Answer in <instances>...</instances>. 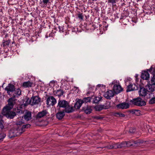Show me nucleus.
<instances>
[{
  "label": "nucleus",
  "instance_id": "obj_40",
  "mask_svg": "<svg viewBox=\"0 0 155 155\" xmlns=\"http://www.w3.org/2000/svg\"><path fill=\"white\" fill-rule=\"evenodd\" d=\"M117 0H108V3H111L112 5L116 3Z\"/></svg>",
  "mask_w": 155,
  "mask_h": 155
},
{
  "label": "nucleus",
  "instance_id": "obj_2",
  "mask_svg": "<svg viewBox=\"0 0 155 155\" xmlns=\"http://www.w3.org/2000/svg\"><path fill=\"white\" fill-rule=\"evenodd\" d=\"M58 105L60 107L64 108L65 112L67 113H71L73 111V107L70 106L67 101L64 100L59 101Z\"/></svg>",
  "mask_w": 155,
  "mask_h": 155
},
{
  "label": "nucleus",
  "instance_id": "obj_24",
  "mask_svg": "<svg viewBox=\"0 0 155 155\" xmlns=\"http://www.w3.org/2000/svg\"><path fill=\"white\" fill-rule=\"evenodd\" d=\"M15 97H17L21 94V91L19 89H17L15 90Z\"/></svg>",
  "mask_w": 155,
  "mask_h": 155
},
{
  "label": "nucleus",
  "instance_id": "obj_31",
  "mask_svg": "<svg viewBox=\"0 0 155 155\" xmlns=\"http://www.w3.org/2000/svg\"><path fill=\"white\" fill-rule=\"evenodd\" d=\"M49 0H43L42 2H41L40 3V4H42V3H43V5H42V6L43 7H44L45 6H46L47 3L49 2Z\"/></svg>",
  "mask_w": 155,
  "mask_h": 155
},
{
  "label": "nucleus",
  "instance_id": "obj_5",
  "mask_svg": "<svg viewBox=\"0 0 155 155\" xmlns=\"http://www.w3.org/2000/svg\"><path fill=\"white\" fill-rule=\"evenodd\" d=\"M31 105L32 106L38 104L41 101V99L38 96H33L31 98Z\"/></svg>",
  "mask_w": 155,
  "mask_h": 155
},
{
  "label": "nucleus",
  "instance_id": "obj_27",
  "mask_svg": "<svg viewBox=\"0 0 155 155\" xmlns=\"http://www.w3.org/2000/svg\"><path fill=\"white\" fill-rule=\"evenodd\" d=\"M2 116L0 114V128L1 129V130H2L4 127L3 124V121L2 120Z\"/></svg>",
  "mask_w": 155,
  "mask_h": 155
},
{
  "label": "nucleus",
  "instance_id": "obj_23",
  "mask_svg": "<svg viewBox=\"0 0 155 155\" xmlns=\"http://www.w3.org/2000/svg\"><path fill=\"white\" fill-rule=\"evenodd\" d=\"M155 85L152 84H150L148 85V88L149 92H152L154 90Z\"/></svg>",
  "mask_w": 155,
  "mask_h": 155
},
{
  "label": "nucleus",
  "instance_id": "obj_34",
  "mask_svg": "<svg viewBox=\"0 0 155 155\" xmlns=\"http://www.w3.org/2000/svg\"><path fill=\"white\" fill-rule=\"evenodd\" d=\"M133 112L137 116H139L140 115V111L138 110H133Z\"/></svg>",
  "mask_w": 155,
  "mask_h": 155
},
{
  "label": "nucleus",
  "instance_id": "obj_18",
  "mask_svg": "<svg viewBox=\"0 0 155 155\" xmlns=\"http://www.w3.org/2000/svg\"><path fill=\"white\" fill-rule=\"evenodd\" d=\"M147 93V90L144 88H141L139 91L140 96H145Z\"/></svg>",
  "mask_w": 155,
  "mask_h": 155
},
{
  "label": "nucleus",
  "instance_id": "obj_52",
  "mask_svg": "<svg viewBox=\"0 0 155 155\" xmlns=\"http://www.w3.org/2000/svg\"><path fill=\"white\" fill-rule=\"evenodd\" d=\"M46 38H48V37H47L46 36Z\"/></svg>",
  "mask_w": 155,
  "mask_h": 155
},
{
  "label": "nucleus",
  "instance_id": "obj_42",
  "mask_svg": "<svg viewBox=\"0 0 155 155\" xmlns=\"http://www.w3.org/2000/svg\"><path fill=\"white\" fill-rule=\"evenodd\" d=\"M30 125L29 124H27L25 125H23L22 127V128H28L29 127Z\"/></svg>",
  "mask_w": 155,
  "mask_h": 155
},
{
  "label": "nucleus",
  "instance_id": "obj_33",
  "mask_svg": "<svg viewBox=\"0 0 155 155\" xmlns=\"http://www.w3.org/2000/svg\"><path fill=\"white\" fill-rule=\"evenodd\" d=\"M91 98L90 97H85L83 99V100H82L83 103L84 102H89L91 101Z\"/></svg>",
  "mask_w": 155,
  "mask_h": 155
},
{
  "label": "nucleus",
  "instance_id": "obj_12",
  "mask_svg": "<svg viewBox=\"0 0 155 155\" xmlns=\"http://www.w3.org/2000/svg\"><path fill=\"white\" fill-rule=\"evenodd\" d=\"M92 107L91 106H86L83 107L82 110L86 114H89L92 111Z\"/></svg>",
  "mask_w": 155,
  "mask_h": 155
},
{
  "label": "nucleus",
  "instance_id": "obj_46",
  "mask_svg": "<svg viewBox=\"0 0 155 155\" xmlns=\"http://www.w3.org/2000/svg\"><path fill=\"white\" fill-rule=\"evenodd\" d=\"M152 67H151L150 68V69L149 70V71L150 72H151L152 71Z\"/></svg>",
  "mask_w": 155,
  "mask_h": 155
},
{
  "label": "nucleus",
  "instance_id": "obj_50",
  "mask_svg": "<svg viewBox=\"0 0 155 155\" xmlns=\"http://www.w3.org/2000/svg\"><path fill=\"white\" fill-rule=\"evenodd\" d=\"M92 0L93 1H96V0Z\"/></svg>",
  "mask_w": 155,
  "mask_h": 155
},
{
  "label": "nucleus",
  "instance_id": "obj_7",
  "mask_svg": "<svg viewBox=\"0 0 155 155\" xmlns=\"http://www.w3.org/2000/svg\"><path fill=\"white\" fill-rule=\"evenodd\" d=\"M20 132H18L17 130H12L9 132L8 137L10 138H12L15 136H18L20 135Z\"/></svg>",
  "mask_w": 155,
  "mask_h": 155
},
{
  "label": "nucleus",
  "instance_id": "obj_30",
  "mask_svg": "<svg viewBox=\"0 0 155 155\" xmlns=\"http://www.w3.org/2000/svg\"><path fill=\"white\" fill-rule=\"evenodd\" d=\"M24 120L21 117L20 118V119H18V120L17 121L16 124L17 125H21L24 123Z\"/></svg>",
  "mask_w": 155,
  "mask_h": 155
},
{
  "label": "nucleus",
  "instance_id": "obj_4",
  "mask_svg": "<svg viewBox=\"0 0 155 155\" xmlns=\"http://www.w3.org/2000/svg\"><path fill=\"white\" fill-rule=\"evenodd\" d=\"M130 102H132L133 104L137 106H142L146 104L145 101L142 100L140 98L134 99L131 100Z\"/></svg>",
  "mask_w": 155,
  "mask_h": 155
},
{
  "label": "nucleus",
  "instance_id": "obj_10",
  "mask_svg": "<svg viewBox=\"0 0 155 155\" xmlns=\"http://www.w3.org/2000/svg\"><path fill=\"white\" fill-rule=\"evenodd\" d=\"M122 88L119 84H115L113 87V90L114 93L116 94H118L122 91Z\"/></svg>",
  "mask_w": 155,
  "mask_h": 155
},
{
  "label": "nucleus",
  "instance_id": "obj_6",
  "mask_svg": "<svg viewBox=\"0 0 155 155\" xmlns=\"http://www.w3.org/2000/svg\"><path fill=\"white\" fill-rule=\"evenodd\" d=\"M47 104L49 105H53L56 103V100L53 96L48 97L47 99Z\"/></svg>",
  "mask_w": 155,
  "mask_h": 155
},
{
  "label": "nucleus",
  "instance_id": "obj_19",
  "mask_svg": "<svg viewBox=\"0 0 155 155\" xmlns=\"http://www.w3.org/2000/svg\"><path fill=\"white\" fill-rule=\"evenodd\" d=\"M12 98H11L8 100V105L4 108H6L7 109H11L13 107V103Z\"/></svg>",
  "mask_w": 155,
  "mask_h": 155
},
{
  "label": "nucleus",
  "instance_id": "obj_20",
  "mask_svg": "<svg viewBox=\"0 0 155 155\" xmlns=\"http://www.w3.org/2000/svg\"><path fill=\"white\" fill-rule=\"evenodd\" d=\"M83 103V101L82 100H79L76 103L74 107L76 108L79 109Z\"/></svg>",
  "mask_w": 155,
  "mask_h": 155
},
{
  "label": "nucleus",
  "instance_id": "obj_25",
  "mask_svg": "<svg viewBox=\"0 0 155 155\" xmlns=\"http://www.w3.org/2000/svg\"><path fill=\"white\" fill-rule=\"evenodd\" d=\"M25 102L24 103V105L25 106L28 105L30 104L31 105V98L29 99L28 97H26L25 99Z\"/></svg>",
  "mask_w": 155,
  "mask_h": 155
},
{
  "label": "nucleus",
  "instance_id": "obj_28",
  "mask_svg": "<svg viewBox=\"0 0 155 155\" xmlns=\"http://www.w3.org/2000/svg\"><path fill=\"white\" fill-rule=\"evenodd\" d=\"M114 115L115 116L118 117H124L125 116V114H123L120 112H117L115 113L114 114Z\"/></svg>",
  "mask_w": 155,
  "mask_h": 155
},
{
  "label": "nucleus",
  "instance_id": "obj_48",
  "mask_svg": "<svg viewBox=\"0 0 155 155\" xmlns=\"http://www.w3.org/2000/svg\"><path fill=\"white\" fill-rule=\"evenodd\" d=\"M54 83V81H51V82H50L51 83Z\"/></svg>",
  "mask_w": 155,
  "mask_h": 155
},
{
  "label": "nucleus",
  "instance_id": "obj_49",
  "mask_svg": "<svg viewBox=\"0 0 155 155\" xmlns=\"http://www.w3.org/2000/svg\"><path fill=\"white\" fill-rule=\"evenodd\" d=\"M74 88L76 89H78V88L77 87H74Z\"/></svg>",
  "mask_w": 155,
  "mask_h": 155
},
{
  "label": "nucleus",
  "instance_id": "obj_44",
  "mask_svg": "<svg viewBox=\"0 0 155 155\" xmlns=\"http://www.w3.org/2000/svg\"><path fill=\"white\" fill-rule=\"evenodd\" d=\"M133 129V130H132L131 129H130L129 130L130 132L131 133H133L135 131V129Z\"/></svg>",
  "mask_w": 155,
  "mask_h": 155
},
{
  "label": "nucleus",
  "instance_id": "obj_35",
  "mask_svg": "<svg viewBox=\"0 0 155 155\" xmlns=\"http://www.w3.org/2000/svg\"><path fill=\"white\" fill-rule=\"evenodd\" d=\"M56 93L57 94V95L60 97L63 95V93L61 90H57Z\"/></svg>",
  "mask_w": 155,
  "mask_h": 155
},
{
  "label": "nucleus",
  "instance_id": "obj_3",
  "mask_svg": "<svg viewBox=\"0 0 155 155\" xmlns=\"http://www.w3.org/2000/svg\"><path fill=\"white\" fill-rule=\"evenodd\" d=\"M11 109H7L6 108H4L3 110L2 114L8 118L12 119L15 116L16 114L14 112L10 111Z\"/></svg>",
  "mask_w": 155,
  "mask_h": 155
},
{
  "label": "nucleus",
  "instance_id": "obj_14",
  "mask_svg": "<svg viewBox=\"0 0 155 155\" xmlns=\"http://www.w3.org/2000/svg\"><path fill=\"white\" fill-rule=\"evenodd\" d=\"M149 74L147 71H143L141 74V78L143 79L148 80L149 78Z\"/></svg>",
  "mask_w": 155,
  "mask_h": 155
},
{
  "label": "nucleus",
  "instance_id": "obj_9",
  "mask_svg": "<svg viewBox=\"0 0 155 155\" xmlns=\"http://www.w3.org/2000/svg\"><path fill=\"white\" fill-rule=\"evenodd\" d=\"M114 95V92L112 90H109L104 94V97L107 99H109L113 97Z\"/></svg>",
  "mask_w": 155,
  "mask_h": 155
},
{
  "label": "nucleus",
  "instance_id": "obj_8",
  "mask_svg": "<svg viewBox=\"0 0 155 155\" xmlns=\"http://www.w3.org/2000/svg\"><path fill=\"white\" fill-rule=\"evenodd\" d=\"M129 104L125 102L120 103L117 105V107L119 109H125L129 107Z\"/></svg>",
  "mask_w": 155,
  "mask_h": 155
},
{
  "label": "nucleus",
  "instance_id": "obj_32",
  "mask_svg": "<svg viewBox=\"0 0 155 155\" xmlns=\"http://www.w3.org/2000/svg\"><path fill=\"white\" fill-rule=\"evenodd\" d=\"M95 109L97 111H100L103 109H104L102 105H99L95 107Z\"/></svg>",
  "mask_w": 155,
  "mask_h": 155
},
{
  "label": "nucleus",
  "instance_id": "obj_47",
  "mask_svg": "<svg viewBox=\"0 0 155 155\" xmlns=\"http://www.w3.org/2000/svg\"><path fill=\"white\" fill-rule=\"evenodd\" d=\"M115 81H113L112 83V84H115Z\"/></svg>",
  "mask_w": 155,
  "mask_h": 155
},
{
  "label": "nucleus",
  "instance_id": "obj_11",
  "mask_svg": "<svg viewBox=\"0 0 155 155\" xmlns=\"http://www.w3.org/2000/svg\"><path fill=\"white\" fill-rule=\"evenodd\" d=\"M15 89L14 86L10 84H9L5 88V90L7 91V93L9 95L10 94V92L14 91Z\"/></svg>",
  "mask_w": 155,
  "mask_h": 155
},
{
  "label": "nucleus",
  "instance_id": "obj_17",
  "mask_svg": "<svg viewBox=\"0 0 155 155\" xmlns=\"http://www.w3.org/2000/svg\"><path fill=\"white\" fill-rule=\"evenodd\" d=\"M48 113L47 111L45 110H43L38 113L37 116L38 118H41L45 116Z\"/></svg>",
  "mask_w": 155,
  "mask_h": 155
},
{
  "label": "nucleus",
  "instance_id": "obj_45",
  "mask_svg": "<svg viewBox=\"0 0 155 155\" xmlns=\"http://www.w3.org/2000/svg\"><path fill=\"white\" fill-rule=\"evenodd\" d=\"M149 96H150L151 97H152V96H153V94L152 93H151L149 94ZM147 97L149 98H150V96L148 97V96L147 95Z\"/></svg>",
  "mask_w": 155,
  "mask_h": 155
},
{
  "label": "nucleus",
  "instance_id": "obj_13",
  "mask_svg": "<svg viewBox=\"0 0 155 155\" xmlns=\"http://www.w3.org/2000/svg\"><path fill=\"white\" fill-rule=\"evenodd\" d=\"M137 87L135 84H130L128 86L127 90V92H129L137 89Z\"/></svg>",
  "mask_w": 155,
  "mask_h": 155
},
{
  "label": "nucleus",
  "instance_id": "obj_37",
  "mask_svg": "<svg viewBox=\"0 0 155 155\" xmlns=\"http://www.w3.org/2000/svg\"><path fill=\"white\" fill-rule=\"evenodd\" d=\"M150 83L155 85V75H154L150 81Z\"/></svg>",
  "mask_w": 155,
  "mask_h": 155
},
{
  "label": "nucleus",
  "instance_id": "obj_29",
  "mask_svg": "<svg viewBox=\"0 0 155 155\" xmlns=\"http://www.w3.org/2000/svg\"><path fill=\"white\" fill-rule=\"evenodd\" d=\"M101 97H95L94 100L93 102L95 103H97L101 100Z\"/></svg>",
  "mask_w": 155,
  "mask_h": 155
},
{
  "label": "nucleus",
  "instance_id": "obj_38",
  "mask_svg": "<svg viewBox=\"0 0 155 155\" xmlns=\"http://www.w3.org/2000/svg\"><path fill=\"white\" fill-rule=\"evenodd\" d=\"M10 42V40H8L6 41H5L4 42H3V46H6L9 45V43Z\"/></svg>",
  "mask_w": 155,
  "mask_h": 155
},
{
  "label": "nucleus",
  "instance_id": "obj_41",
  "mask_svg": "<svg viewBox=\"0 0 155 155\" xmlns=\"http://www.w3.org/2000/svg\"><path fill=\"white\" fill-rule=\"evenodd\" d=\"M78 17L79 19L82 20L83 19V16L82 14H78Z\"/></svg>",
  "mask_w": 155,
  "mask_h": 155
},
{
  "label": "nucleus",
  "instance_id": "obj_1",
  "mask_svg": "<svg viewBox=\"0 0 155 155\" xmlns=\"http://www.w3.org/2000/svg\"><path fill=\"white\" fill-rule=\"evenodd\" d=\"M143 142V141L140 140H137L136 141L131 140L127 142H124L120 143H119V146L120 148L131 146L137 147L140 146Z\"/></svg>",
  "mask_w": 155,
  "mask_h": 155
},
{
  "label": "nucleus",
  "instance_id": "obj_39",
  "mask_svg": "<svg viewBox=\"0 0 155 155\" xmlns=\"http://www.w3.org/2000/svg\"><path fill=\"white\" fill-rule=\"evenodd\" d=\"M15 113H16L17 114H20L21 113H22V111L20 109H18V108H17V109H15Z\"/></svg>",
  "mask_w": 155,
  "mask_h": 155
},
{
  "label": "nucleus",
  "instance_id": "obj_51",
  "mask_svg": "<svg viewBox=\"0 0 155 155\" xmlns=\"http://www.w3.org/2000/svg\"><path fill=\"white\" fill-rule=\"evenodd\" d=\"M58 28H59V29H60V27H58Z\"/></svg>",
  "mask_w": 155,
  "mask_h": 155
},
{
  "label": "nucleus",
  "instance_id": "obj_15",
  "mask_svg": "<svg viewBox=\"0 0 155 155\" xmlns=\"http://www.w3.org/2000/svg\"><path fill=\"white\" fill-rule=\"evenodd\" d=\"M108 149H117L120 148L119 143H114L112 145H110L105 147Z\"/></svg>",
  "mask_w": 155,
  "mask_h": 155
},
{
  "label": "nucleus",
  "instance_id": "obj_43",
  "mask_svg": "<svg viewBox=\"0 0 155 155\" xmlns=\"http://www.w3.org/2000/svg\"><path fill=\"white\" fill-rule=\"evenodd\" d=\"M104 86L103 84H99L97 86V87H104Z\"/></svg>",
  "mask_w": 155,
  "mask_h": 155
},
{
  "label": "nucleus",
  "instance_id": "obj_22",
  "mask_svg": "<svg viewBox=\"0 0 155 155\" xmlns=\"http://www.w3.org/2000/svg\"><path fill=\"white\" fill-rule=\"evenodd\" d=\"M33 84V83L32 82L30 81H27L24 82L23 84L22 85L24 87L27 88L31 87Z\"/></svg>",
  "mask_w": 155,
  "mask_h": 155
},
{
  "label": "nucleus",
  "instance_id": "obj_26",
  "mask_svg": "<svg viewBox=\"0 0 155 155\" xmlns=\"http://www.w3.org/2000/svg\"><path fill=\"white\" fill-rule=\"evenodd\" d=\"M102 106L104 109H107L110 107V103L109 101L107 102L105 104L102 105Z\"/></svg>",
  "mask_w": 155,
  "mask_h": 155
},
{
  "label": "nucleus",
  "instance_id": "obj_21",
  "mask_svg": "<svg viewBox=\"0 0 155 155\" xmlns=\"http://www.w3.org/2000/svg\"><path fill=\"white\" fill-rule=\"evenodd\" d=\"M65 113L64 111H61L58 113L56 114L57 118L59 120L61 119L64 116Z\"/></svg>",
  "mask_w": 155,
  "mask_h": 155
},
{
  "label": "nucleus",
  "instance_id": "obj_36",
  "mask_svg": "<svg viewBox=\"0 0 155 155\" xmlns=\"http://www.w3.org/2000/svg\"><path fill=\"white\" fill-rule=\"evenodd\" d=\"M149 103L150 104H153L155 103V97H152L150 100Z\"/></svg>",
  "mask_w": 155,
  "mask_h": 155
},
{
  "label": "nucleus",
  "instance_id": "obj_16",
  "mask_svg": "<svg viewBox=\"0 0 155 155\" xmlns=\"http://www.w3.org/2000/svg\"><path fill=\"white\" fill-rule=\"evenodd\" d=\"M24 117V118L26 121H28L30 120L31 118V113L30 112H27L25 113L24 115L22 117V118Z\"/></svg>",
  "mask_w": 155,
  "mask_h": 155
}]
</instances>
